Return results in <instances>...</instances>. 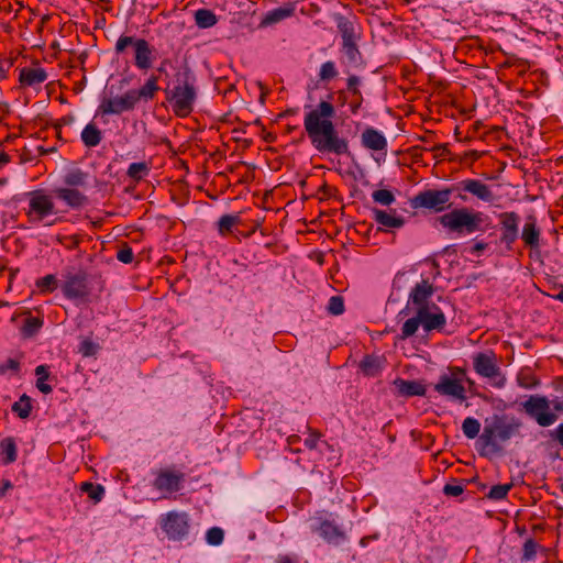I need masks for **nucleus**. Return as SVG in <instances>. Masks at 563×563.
Segmentation results:
<instances>
[{
  "label": "nucleus",
  "mask_w": 563,
  "mask_h": 563,
  "mask_svg": "<svg viewBox=\"0 0 563 563\" xmlns=\"http://www.w3.org/2000/svg\"><path fill=\"white\" fill-rule=\"evenodd\" d=\"M334 117V106L322 100L306 113L303 119L305 131L318 152L350 155L349 141L339 135L332 121Z\"/></svg>",
  "instance_id": "f257e3e1"
},
{
  "label": "nucleus",
  "mask_w": 563,
  "mask_h": 563,
  "mask_svg": "<svg viewBox=\"0 0 563 563\" xmlns=\"http://www.w3.org/2000/svg\"><path fill=\"white\" fill-rule=\"evenodd\" d=\"M521 423L518 420L506 422L505 417L495 415L490 420H485L483 432L477 440V451L483 457H489L503 452V446L498 443L508 441L518 433Z\"/></svg>",
  "instance_id": "f03ea898"
},
{
  "label": "nucleus",
  "mask_w": 563,
  "mask_h": 563,
  "mask_svg": "<svg viewBox=\"0 0 563 563\" xmlns=\"http://www.w3.org/2000/svg\"><path fill=\"white\" fill-rule=\"evenodd\" d=\"M158 78L151 76L140 89H130L122 96L114 98H103L98 107V113L101 114H121L125 111H132L141 101L152 100L159 90Z\"/></svg>",
  "instance_id": "7ed1b4c3"
},
{
  "label": "nucleus",
  "mask_w": 563,
  "mask_h": 563,
  "mask_svg": "<svg viewBox=\"0 0 563 563\" xmlns=\"http://www.w3.org/2000/svg\"><path fill=\"white\" fill-rule=\"evenodd\" d=\"M338 31L342 38V53L346 63L352 66L362 64V54L358 48V41L362 33L358 24L344 15L336 16Z\"/></svg>",
  "instance_id": "20e7f679"
},
{
  "label": "nucleus",
  "mask_w": 563,
  "mask_h": 563,
  "mask_svg": "<svg viewBox=\"0 0 563 563\" xmlns=\"http://www.w3.org/2000/svg\"><path fill=\"white\" fill-rule=\"evenodd\" d=\"M442 227L457 234H472L482 230L483 213L457 208L439 218Z\"/></svg>",
  "instance_id": "39448f33"
},
{
  "label": "nucleus",
  "mask_w": 563,
  "mask_h": 563,
  "mask_svg": "<svg viewBox=\"0 0 563 563\" xmlns=\"http://www.w3.org/2000/svg\"><path fill=\"white\" fill-rule=\"evenodd\" d=\"M132 46L134 49V65L141 70H147L153 64V48L145 38L121 35L114 46L117 54H122Z\"/></svg>",
  "instance_id": "423d86ee"
},
{
  "label": "nucleus",
  "mask_w": 563,
  "mask_h": 563,
  "mask_svg": "<svg viewBox=\"0 0 563 563\" xmlns=\"http://www.w3.org/2000/svg\"><path fill=\"white\" fill-rule=\"evenodd\" d=\"M454 192L452 190V186L437 190V189H427L424 191H420L411 199V207L413 209H428L433 212H442L449 208H451V196Z\"/></svg>",
  "instance_id": "0eeeda50"
},
{
  "label": "nucleus",
  "mask_w": 563,
  "mask_h": 563,
  "mask_svg": "<svg viewBox=\"0 0 563 563\" xmlns=\"http://www.w3.org/2000/svg\"><path fill=\"white\" fill-rule=\"evenodd\" d=\"M474 371L482 377L487 378L492 386L503 388L506 377L497 363V356L493 351L479 352L473 356Z\"/></svg>",
  "instance_id": "6e6552de"
},
{
  "label": "nucleus",
  "mask_w": 563,
  "mask_h": 563,
  "mask_svg": "<svg viewBox=\"0 0 563 563\" xmlns=\"http://www.w3.org/2000/svg\"><path fill=\"white\" fill-rule=\"evenodd\" d=\"M62 291L67 299L87 300L90 296L88 274L82 269L68 271L64 274Z\"/></svg>",
  "instance_id": "1a4fd4ad"
},
{
  "label": "nucleus",
  "mask_w": 563,
  "mask_h": 563,
  "mask_svg": "<svg viewBox=\"0 0 563 563\" xmlns=\"http://www.w3.org/2000/svg\"><path fill=\"white\" fill-rule=\"evenodd\" d=\"M521 406L540 427L552 426L558 419V416L550 410V401L545 396L531 395Z\"/></svg>",
  "instance_id": "9d476101"
},
{
  "label": "nucleus",
  "mask_w": 563,
  "mask_h": 563,
  "mask_svg": "<svg viewBox=\"0 0 563 563\" xmlns=\"http://www.w3.org/2000/svg\"><path fill=\"white\" fill-rule=\"evenodd\" d=\"M196 100V89L192 84L185 80L178 84L172 91V107L174 113L179 118H185L192 112Z\"/></svg>",
  "instance_id": "9b49d317"
},
{
  "label": "nucleus",
  "mask_w": 563,
  "mask_h": 563,
  "mask_svg": "<svg viewBox=\"0 0 563 563\" xmlns=\"http://www.w3.org/2000/svg\"><path fill=\"white\" fill-rule=\"evenodd\" d=\"M27 196L29 210L26 211V216L31 222H40L45 217L55 213L54 201L44 190H33L29 192Z\"/></svg>",
  "instance_id": "f8f14e48"
},
{
  "label": "nucleus",
  "mask_w": 563,
  "mask_h": 563,
  "mask_svg": "<svg viewBox=\"0 0 563 563\" xmlns=\"http://www.w3.org/2000/svg\"><path fill=\"white\" fill-rule=\"evenodd\" d=\"M452 190L457 194V197L462 201H466L468 199L465 195L466 192L485 202H492L495 199L490 187L478 179H463L456 184H453Z\"/></svg>",
  "instance_id": "ddd939ff"
},
{
  "label": "nucleus",
  "mask_w": 563,
  "mask_h": 563,
  "mask_svg": "<svg viewBox=\"0 0 563 563\" xmlns=\"http://www.w3.org/2000/svg\"><path fill=\"white\" fill-rule=\"evenodd\" d=\"M185 474L173 467L161 468L156 472L153 487L164 494H174L183 488Z\"/></svg>",
  "instance_id": "4468645a"
},
{
  "label": "nucleus",
  "mask_w": 563,
  "mask_h": 563,
  "mask_svg": "<svg viewBox=\"0 0 563 563\" xmlns=\"http://www.w3.org/2000/svg\"><path fill=\"white\" fill-rule=\"evenodd\" d=\"M162 528L169 539L180 540L189 530L188 516L185 512L170 511L162 519Z\"/></svg>",
  "instance_id": "2eb2a0df"
},
{
  "label": "nucleus",
  "mask_w": 563,
  "mask_h": 563,
  "mask_svg": "<svg viewBox=\"0 0 563 563\" xmlns=\"http://www.w3.org/2000/svg\"><path fill=\"white\" fill-rule=\"evenodd\" d=\"M434 390L445 397L463 402L466 400V388L462 383V377L441 375L434 385Z\"/></svg>",
  "instance_id": "dca6fc26"
},
{
  "label": "nucleus",
  "mask_w": 563,
  "mask_h": 563,
  "mask_svg": "<svg viewBox=\"0 0 563 563\" xmlns=\"http://www.w3.org/2000/svg\"><path fill=\"white\" fill-rule=\"evenodd\" d=\"M419 312L422 314L421 325L426 332L433 330L441 331L444 329L446 318L437 305L433 303L431 307H421Z\"/></svg>",
  "instance_id": "f3484780"
},
{
  "label": "nucleus",
  "mask_w": 563,
  "mask_h": 563,
  "mask_svg": "<svg viewBox=\"0 0 563 563\" xmlns=\"http://www.w3.org/2000/svg\"><path fill=\"white\" fill-rule=\"evenodd\" d=\"M499 223L501 230L500 242L510 247L518 239L519 216L514 211L503 212L499 214Z\"/></svg>",
  "instance_id": "a211bd4d"
},
{
  "label": "nucleus",
  "mask_w": 563,
  "mask_h": 563,
  "mask_svg": "<svg viewBox=\"0 0 563 563\" xmlns=\"http://www.w3.org/2000/svg\"><path fill=\"white\" fill-rule=\"evenodd\" d=\"M434 286L429 282V279H422L410 290L408 305L411 303L417 309H420L421 307H431L429 305V299L434 294Z\"/></svg>",
  "instance_id": "6ab92c4d"
},
{
  "label": "nucleus",
  "mask_w": 563,
  "mask_h": 563,
  "mask_svg": "<svg viewBox=\"0 0 563 563\" xmlns=\"http://www.w3.org/2000/svg\"><path fill=\"white\" fill-rule=\"evenodd\" d=\"M53 192L73 209H80L88 203V197L77 188L57 187Z\"/></svg>",
  "instance_id": "aec40b11"
},
{
  "label": "nucleus",
  "mask_w": 563,
  "mask_h": 563,
  "mask_svg": "<svg viewBox=\"0 0 563 563\" xmlns=\"http://www.w3.org/2000/svg\"><path fill=\"white\" fill-rule=\"evenodd\" d=\"M362 145L371 151H386L387 140L386 137L374 128H366L361 135Z\"/></svg>",
  "instance_id": "412c9836"
},
{
  "label": "nucleus",
  "mask_w": 563,
  "mask_h": 563,
  "mask_svg": "<svg viewBox=\"0 0 563 563\" xmlns=\"http://www.w3.org/2000/svg\"><path fill=\"white\" fill-rule=\"evenodd\" d=\"M385 357L375 355V354H366L358 364V368L364 376L375 377L380 374L385 366Z\"/></svg>",
  "instance_id": "4be33fe9"
},
{
  "label": "nucleus",
  "mask_w": 563,
  "mask_h": 563,
  "mask_svg": "<svg viewBox=\"0 0 563 563\" xmlns=\"http://www.w3.org/2000/svg\"><path fill=\"white\" fill-rule=\"evenodd\" d=\"M295 13V5L292 3H287L283 7L275 8L268 11L262 19L260 26L266 27L273 24H276Z\"/></svg>",
  "instance_id": "5701e85b"
},
{
  "label": "nucleus",
  "mask_w": 563,
  "mask_h": 563,
  "mask_svg": "<svg viewBox=\"0 0 563 563\" xmlns=\"http://www.w3.org/2000/svg\"><path fill=\"white\" fill-rule=\"evenodd\" d=\"M521 239L525 244L531 249L539 246L540 230L537 227V220L534 216H528L523 225Z\"/></svg>",
  "instance_id": "b1692460"
},
{
  "label": "nucleus",
  "mask_w": 563,
  "mask_h": 563,
  "mask_svg": "<svg viewBox=\"0 0 563 563\" xmlns=\"http://www.w3.org/2000/svg\"><path fill=\"white\" fill-rule=\"evenodd\" d=\"M394 385L397 388L398 394L401 396L412 397L426 395V387L419 382L397 378L394 380Z\"/></svg>",
  "instance_id": "393cba45"
},
{
  "label": "nucleus",
  "mask_w": 563,
  "mask_h": 563,
  "mask_svg": "<svg viewBox=\"0 0 563 563\" xmlns=\"http://www.w3.org/2000/svg\"><path fill=\"white\" fill-rule=\"evenodd\" d=\"M47 79L46 71L38 67H24L20 71L19 80L24 86H35L44 82Z\"/></svg>",
  "instance_id": "a878e982"
},
{
  "label": "nucleus",
  "mask_w": 563,
  "mask_h": 563,
  "mask_svg": "<svg viewBox=\"0 0 563 563\" xmlns=\"http://www.w3.org/2000/svg\"><path fill=\"white\" fill-rule=\"evenodd\" d=\"M18 459V445L12 437L0 440V461L4 465L12 464Z\"/></svg>",
  "instance_id": "bb28decb"
},
{
  "label": "nucleus",
  "mask_w": 563,
  "mask_h": 563,
  "mask_svg": "<svg viewBox=\"0 0 563 563\" xmlns=\"http://www.w3.org/2000/svg\"><path fill=\"white\" fill-rule=\"evenodd\" d=\"M374 220L385 228H401L405 220L400 216H396V211L387 212L385 210L374 209Z\"/></svg>",
  "instance_id": "cd10ccee"
},
{
  "label": "nucleus",
  "mask_w": 563,
  "mask_h": 563,
  "mask_svg": "<svg viewBox=\"0 0 563 563\" xmlns=\"http://www.w3.org/2000/svg\"><path fill=\"white\" fill-rule=\"evenodd\" d=\"M318 531L328 542L339 543L345 538V533L334 522L329 520L322 521Z\"/></svg>",
  "instance_id": "c85d7f7f"
},
{
  "label": "nucleus",
  "mask_w": 563,
  "mask_h": 563,
  "mask_svg": "<svg viewBox=\"0 0 563 563\" xmlns=\"http://www.w3.org/2000/svg\"><path fill=\"white\" fill-rule=\"evenodd\" d=\"M88 173L75 168L69 170L64 177V184L69 188H86L88 185Z\"/></svg>",
  "instance_id": "c756f323"
},
{
  "label": "nucleus",
  "mask_w": 563,
  "mask_h": 563,
  "mask_svg": "<svg viewBox=\"0 0 563 563\" xmlns=\"http://www.w3.org/2000/svg\"><path fill=\"white\" fill-rule=\"evenodd\" d=\"M101 140V131L93 123L87 124L81 132V141L87 147L98 146Z\"/></svg>",
  "instance_id": "7c9ffc66"
},
{
  "label": "nucleus",
  "mask_w": 563,
  "mask_h": 563,
  "mask_svg": "<svg viewBox=\"0 0 563 563\" xmlns=\"http://www.w3.org/2000/svg\"><path fill=\"white\" fill-rule=\"evenodd\" d=\"M195 22L200 29H209L217 24L218 18L209 9H199L195 12Z\"/></svg>",
  "instance_id": "2f4dec72"
},
{
  "label": "nucleus",
  "mask_w": 563,
  "mask_h": 563,
  "mask_svg": "<svg viewBox=\"0 0 563 563\" xmlns=\"http://www.w3.org/2000/svg\"><path fill=\"white\" fill-rule=\"evenodd\" d=\"M150 164L146 162L132 163L126 170V175L133 181L139 183L150 174Z\"/></svg>",
  "instance_id": "473e14b6"
},
{
  "label": "nucleus",
  "mask_w": 563,
  "mask_h": 563,
  "mask_svg": "<svg viewBox=\"0 0 563 563\" xmlns=\"http://www.w3.org/2000/svg\"><path fill=\"white\" fill-rule=\"evenodd\" d=\"M35 375L37 376L36 388L45 395L51 394L53 388L46 383L51 378L48 367L46 365H38L35 368Z\"/></svg>",
  "instance_id": "72a5a7b5"
},
{
  "label": "nucleus",
  "mask_w": 563,
  "mask_h": 563,
  "mask_svg": "<svg viewBox=\"0 0 563 563\" xmlns=\"http://www.w3.org/2000/svg\"><path fill=\"white\" fill-rule=\"evenodd\" d=\"M421 312L417 309L416 316L405 321L401 327V333L399 334L400 340H406L416 334L421 324Z\"/></svg>",
  "instance_id": "f704fd0d"
},
{
  "label": "nucleus",
  "mask_w": 563,
  "mask_h": 563,
  "mask_svg": "<svg viewBox=\"0 0 563 563\" xmlns=\"http://www.w3.org/2000/svg\"><path fill=\"white\" fill-rule=\"evenodd\" d=\"M32 408V400L26 394H23L11 407L12 411L21 419H27Z\"/></svg>",
  "instance_id": "c9c22d12"
},
{
  "label": "nucleus",
  "mask_w": 563,
  "mask_h": 563,
  "mask_svg": "<svg viewBox=\"0 0 563 563\" xmlns=\"http://www.w3.org/2000/svg\"><path fill=\"white\" fill-rule=\"evenodd\" d=\"M241 222L239 216L224 214L218 221V231L220 235L225 236L232 232V229Z\"/></svg>",
  "instance_id": "e433bc0d"
},
{
  "label": "nucleus",
  "mask_w": 563,
  "mask_h": 563,
  "mask_svg": "<svg viewBox=\"0 0 563 563\" xmlns=\"http://www.w3.org/2000/svg\"><path fill=\"white\" fill-rule=\"evenodd\" d=\"M517 382L520 387L527 389H531L540 385L539 378L530 368H522L517 376Z\"/></svg>",
  "instance_id": "4c0bfd02"
},
{
  "label": "nucleus",
  "mask_w": 563,
  "mask_h": 563,
  "mask_svg": "<svg viewBox=\"0 0 563 563\" xmlns=\"http://www.w3.org/2000/svg\"><path fill=\"white\" fill-rule=\"evenodd\" d=\"M42 325H43V320L41 318L32 317L29 314L24 319V323H23V327L21 328V332L24 338H31L40 331Z\"/></svg>",
  "instance_id": "58836bf2"
},
{
  "label": "nucleus",
  "mask_w": 563,
  "mask_h": 563,
  "mask_svg": "<svg viewBox=\"0 0 563 563\" xmlns=\"http://www.w3.org/2000/svg\"><path fill=\"white\" fill-rule=\"evenodd\" d=\"M80 490L86 493L95 503H99L104 496V487L100 484L82 482Z\"/></svg>",
  "instance_id": "ea45409f"
},
{
  "label": "nucleus",
  "mask_w": 563,
  "mask_h": 563,
  "mask_svg": "<svg viewBox=\"0 0 563 563\" xmlns=\"http://www.w3.org/2000/svg\"><path fill=\"white\" fill-rule=\"evenodd\" d=\"M481 430V423L473 417H467L462 423V431L467 439H475Z\"/></svg>",
  "instance_id": "a19ab883"
},
{
  "label": "nucleus",
  "mask_w": 563,
  "mask_h": 563,
  "mask_svg": "<svg viewBox=\"0 0 563 563\" xmlns=\"http://www.w3.org/2000/svg\"><path fill=\"white\" fill-rule=\"evenodd\" d=\"M35 285L41 292H53L58 286V280L55 275L48 274L42 278H38Z\"/></svg>",
  "instance_id": "79ce46f5"
},
{
  "label": "nucleus",
  "mask_w": 563,
  "mask_h": 563,
  "mask_svg": "<svg viewBox=\"0 0 563 563\" xmlns=\"http://www.w3.org/2000/svg\"><path fill=\"white\" fill-rule=\"evenodd\" d=\"M512 486V483L495 485L490 488L486 497L492 500H503L507 497Z\"/></svg>",
  "instance_id": "37998d69"
},
{
  "label": "nucleus",
  "mask_w": 563,
  "mask_h": 563,
  "mask_svg": "<svg viewBox=\"0 0 563 563\" xmlns=\"http://www.w3.org/2000/svg\"><path fill=\"white\" fill-rule=\"evenodd\" d=\"M338 76L335 64L332 60L323 63L320 67L319 79L321 81H330Z\"/></svg>",
  "instance_id": "c03bdc74"
},
{
  "label": "nucleus",
  "mask_w": 563,
  "mask_h": 563,
  "mask_svg": "<svg viewBox=\"0 0 563 563\" xmlns=\"http://www.w3.org/2000/svg\"><path fill=\"white\" fill-rule=\"evenodd\" d=\"M372 198L375 202L383 206H390L395 201L394 194L387 189L375 190L372 195Z\"/></svg>",
  "instance_id": "a18cd8bd"
},
{
  "label": "nucleus",
  "mask_w": 563,
  "mask_h": 563,
  "mask_svg": "<svg viewBox=\"0 0 563 563\" xmlns=\"http://www.w3.org/2000/svg\"><path fill=\"white\" fill-rule=\"evenodd\" d=\"M328 312L333 316H340L344 312V300L341 296H332L329 299Z\"/></svg>",
  "instance_id": "49530a36"
},
{
  "label": "nucleus",
  "mask_w": 563,
  "mask_h": 563,
  "mask_svg": "<svg viewBox=\"0 0 563 563\" xmlns=\"http://www.w3.org/2000/svg\"><path fill=\"white\" fill-rule=\"evenodd\" d=\"M538 548H539V545L537 544V542L533 539L526 540L523 543V548H522L521 560L522 561L533 560L537 555Z\"/></svg>",
  "instance_id": "de8ad7c7"
},
{
  "label": "nucleus",
  "mask_w": 563,
  "mask_h": 563,
  "mask_svg": "<svg viewBox=\"0 0 563 563\" xmlns=\"http://www.w3.org/2000/svg\"><path fill=\"white\" fill-rule=\"evenodd\" d=\"M223 538H224V532L221 528L219 527H213V528H210L208 531H207V536H206V539H207V542L210 544V545H219L222 543L223 541Z\"/></svg>",
  "instance_id": "09e8293b"
},
{
  "label": "nucleus",
  "mask_w": 563,
  "mask_h": 563,
  "mask_svg": "<svg viewBox=\"0 0 563 563\" xmlns=\"http://www.w3.org/2000/svg\"><path fill=\"white\" fill-rule=\"evenodd\" d=\"M464 492V486L457 479H453L443 487V494L445 496L457 497Z\"/></svg>",
  "instance_id": "8fccbe9b"
},
{
  "label": "nucleus",
  "mask_w": 563,
  "mask_h": 563,
  "mask_svg": "<svg viewBox=\"0 0 563 563\" xmlns=\"http://www.w3.org/2000/svg\"><path fill=\"white\" fill-rule=\"evenodd\" d=\"M117 258L124 264L132 263L134 258L132 249L125 245L123 249L118 251Z\"/></svg>",
  "instance_id": "3c124183"
},
{
  "label": "nucleus",
  "mask_w": 563,
  "mask_h": 563,
  "mask_svg": "<svg viewBox=\"0 0 563 563\" xmlns=\"http://www.w3.org/2000/svg\"><path fill=\"white\" fill-rule=\"evenodd\" d=\"M79 352L84 356H91L97 352V345L91 340H84L80 344Z\"/></svg>",
  "instance_id": "603ef678"
},
{
  "label": "nucleus",
  "mask_w": 563,
  "mask_h": 563,
  "mask_svg": "<svg viewBox=\"0 0 563 563\" xmlns=\"http://www.w3.org/2000/svg\"><path fill=\"white\" fill-rule=\"evenodd\" d=\"M360 78L355 75H352L347 78V90L352 92L357 98L362 99V93L358 89Z\"/></svg>",
  "instance_id": "864d4df0"
},
{
  "label": "nucleus",
  "mask_w": 563,
  "mask_h": 563,
  "mask_svg": "<svg viewBox=\"0 0 563 563\" xmlns=\"http://www.w3.org/2000/svg\"><path fill=\"white\" fill-rule=\"evenodd\" d=\"M19 369L20 363L13 358H9L5 363L0 365V374H4L7 371L18 372Z\"/></svg>",
  "instance_id": "5fc2aeb1"
},
{
  "label": "nucleus",
  "mask_w": 563,
  "mask_h": 563,
  "mask_svg": "<svg viewBox=\"0 0 563 563\" xmlns=\"http://www.w3.org/2000/svg\"><path fill=\"white\" fill-rule=\"evenodd\" d=\"M321 437V433L320 432H317V431H311L309 438H307L305 440V445L310 449V450H313L317 448V442H318V439Z\"/></svg>",
  "instance_id": "6e6d98bb"
},
{
  "label": "nucleus",
  "mask_w": 563,
  "mask_h": 563,
  "mask_svg": "<svg viewBox=\"0 0 563 563\" xmlns=\"http://www.w3.org/2000/svg\"><path fill=\"white\" fill-rule=\"evenodd\" d=\"M64 240H67V241L70 242V244L68 245L69 249H75L80 243V236L79 235H70V236L58 238V241L62 242V243H63Z\"/></svg>",
  "instance_id": "4d7b16f0"
},
{
  "label": "nucleus",
  "mask_w": 563,
  "mask_h": 563,
  "mask_svg": "<svg viewBox=\"0 0 563 563\" xmlns=\"http://www.w3.org/2000/svg\"><path fill=\"white\" fill-rule=\"evenodd\" d=\"M551 437L563 446V423L559 424L558 428L551 432Z\"/></svg>",
  "instance_id": "13d9d810"
},
{
  "label": "nucleus",
  "mask_w": 563,
  "mask_h": 563,
  "mask_svg": "<svg viewBox=\"0 0 563 563\" xmlns=\"http://www.w3.org/2000/svg\"><path fill=\"white\" fill-rule=\"evenodd\" d=\"M12 488H13L12 483L9 479L3 478L1 481V486H0V498L4 497L7 492L12 489Z\"/></svg>",
  "instance_id": "bf43d9fd"
},
{
  "label": "nucleus",
  "mask_w": 563,
  "mask_h": 563,
  "mask_svg": "<svg viewBox=\"0 0 563 563\" xmlns=\"http://www.w3.org/2000/svg\"><path fill=\"white\" fill-rule=\"evenodd\" d=\"M450 373V376L462 377V380L466 377V371L462 367H451Z\"/></svg>",
  "instance_id": "052dcab7"
},
{
  "label": "nucleus",
  "mask_w": 563,
  "mask_h": 563,
  "mask_svg": "<svg viewBox=\"0 0 563 563\" xmlns=\"http://www.w3.org/2000/svg\"><path fill=\"white\" fill-rule=\"evenodd\" d=\"M278 563H298L296 558H292L290 555H279L277 559Z\"/></svg>",
  "instance_id": "680f3d73"
},
{
  "label": "nucleus",
  "mask_w": 563,
  "mask_h": 563,
  "mask_svg": "<svg viewBox=\"0 0 563 563\" xmlns=\"http://www.w3.org/2000/svg\"><path fill=\"white\" fill-rule=\"evenodd\" d=\"M486 247H487V244H486V243H484V242H477V243H475V244L473 245V247H472V252H473V253L478 254V253L483 252Z\"/></svg>",
  "instance_id": "e2e57ef3"
},
{
  "label": "nucleus",
  "mask_w": 563,
  "mask_h": 563,
  "mask_svg": "<svg viewBox=\"0 0 563 563\" xmlns=\"http://www.w3.org/2000/svg\"><path fill=\"white\" fill-rule=\"evenodd\" d=\"M430 151L435 152L437 156H443L445 154V152H446V147H445V145L440 144V145H437V146L430 148Z\"/></svg>",
  "instance_id": "0e129e2a"
},
{
  "label": "nucleus",
  "mask_w": 563,
  "mask_h": 563,
  "mask_svg": "<svg viewBox=\"0 0 563 563\" xmlns=\"http://www.w3.org/2000/svg\"><path fill=\"white\" fill-rule=\"evenodd\" d=\"M9 162H10V156L4 152L0 153V166H3Z\"/></svg>",
  "instance_id": "69168bd1"
},
{
  "label": "nucleus",
  "mask_w": 563,
  "mask_h": 563,
  "mask_svg": "<svg viewBox=\"0 0 563 563\" xmlns=\"http://www.w3.org/2000/svg\"><path fill=\"white\" fill-rule=\"evenodd\" d=\"M362 99L358 98V100L354 103H351V111L352 113H356L358 108L361 107Z\"/></svg>",
  "instance_id": "338daca9"
},
{
  "label": "nucleus",
  "mask_w": 563,
  "mask_h": 563,
  "mask_svg": "<svg viewBox=\"0 0 563 563\" xmlns=\"http://www.w3.org/2000/svg\"><path fill=\"white\" fill-rule=\"evenodd\" d=\"M463 382H465V383L468 385V389H470V390H472V389H473V387L475 386L474 380H473V379H471V378H470V377H467V376L463 379Z\"/></svg>",
  "instance_id": "774afa93"
}]
</instances>
